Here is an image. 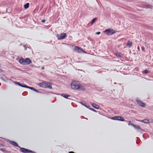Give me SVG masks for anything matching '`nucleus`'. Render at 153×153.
I'll list each match as a JSON object with an SVG mask.
<instances>
[{
	"label": "nucleus",
	"mask_w": 153,
	"mask_h": 153,
	"mask_svg": "<svg viewBox=\"0 0 153 153\" xmlns=\"http://www.w3.org/2000/svg\"><path fill=\"white\" fill-rule=\"evenodd\" d=\"M71 86L73 89L77 90L80 89L82 90H85L84 87L82 85L80 82L76 81H74L71 82Z\"/></svg>",
	"instance_id": "nucleus-1"
},
{
	"label": "nucleus",
	"mask_w": 153,
	"mask_h": 153,
	"mask_svg": "<svg viewBox=\"0 0 153 153\" xmlns=\"http://www.w3.org/2000/svg\"><path fill=\"white\" fill-rule=\"evenodd\" d=\"M51 84L47 82H41L38 84V85L41 87L45 88H48L50 89H52V87L51 86Z\"/></svg>",
	"instance_id": "nucleus-2"
},
{
	"label": "nucleus",
	"mask_w": 153,
	"mask_h": 153,
	"mask_svg": "<svg viewBox=\"0 0 153 153\" xmlns=\"http://www.w3.org/2000/svg\"><path fill=\"white\" fill-rule=\"evenodd\" d=\"M67 36V35L65 33H61L58 36V39L59 40L63 39L66 38Z\"/></svg>",
	"instance_id": "nucleus-3"
},
{
	"label": "nucleus",
	"mask_w": 153,
	"mask_h": 153,
	"mask_svg": "<svg viewBox=\"0 0 153 153\" xmlns=\"http://www.w3.org/2000/svg\"><path fill=\"white\" fill-rule=\"evenodd\" d=\"M112 119L113 120H118L122 121H125V120L124 118L120 116L114 117H112Z\"/></svg>",
	"instance_id": "nucleus-4"
},
{
	"label": "nucleus",
	"mask_w": 153,
	"mask_h": 153,
	"mask_svg": "<svg viewBox=\"0 0 153 153\" xmlns=\"http://www.w3.org/2000/svg\"><path fill=\"white\" fill-rule=\"evenodd\" d=\"M104 32L106 33L108 35H111L114 34L115 32L112 29H106Z\"/></svg>",
	"instance_id": "nucleus-5"
},
{
	"label": "nucleus",
	"mask_w": 153,
	"mask_h": 153,
	"mask_svg": "<svg viewBox=\"0 0 153 153\" xmlns=\"http://www.w3.org/2000/svg\"><path fill=\"white\" fill-rule=\"evenodd\" d=\"M74 50L78 53H80L83 51V50L82 48L77 46H75V47Z\"/></svg>",
	"instance_id": "nucleus-6"
},
{
	"label": "nucleus",
	"mask_w": 153,
	"mask_h": 153,
	"mask_svg": "<svg viewBox=\"0 0 153 153\" xmlns=\"http://www.w3.org/2000/svg\"><path fill=\"white\" fill-rule=\"evenodd\" d=\"M20 148V151L23 153H30L32 152L31 150L26 149L25 148Z\"/></svg>",
	"instance_id": "nucleus-7"
},
{
	"label": "nucleus",
	"mask_w": 153,
	"mask_h": 153,
	"mask_svg": "<svg viewBox=\"0 0 153 153\" xmlns=\"http://www.w3.org/2000/svg\"><path fill=\"white\" fill-rule=\"evenodd\" d=\"M136 101L137 103L142 107H143L145 106V104L139 99H137Z\"/></svg>",
	"instance_id": "nucleus-8"
},
{
	"label": "nucleus",
	"mask_w": 153,
	"mask_h": 153,
	"mask_svg": "<svg viewBox=\"0 0 153 153\" xmlns=\"http://www.w3.org/2000/svg\"><path fill=\"white\" fill-rule=\"evenodd\" d=\"M132 42L130 40H128L127 43L126 44V45L129 48H130L132 46Z\"/></svg>",
	"instance_id": "nucleus-9"
},
{
	"label": "nucleus",
	"mask_w": 153,
	"mask_h": 153,
	"mask_svg": "<svg viewBox=\"0 0 153 153\" xmlns=\"http://www.w3.org/2000/svg\"><path fill=\"white\" fill-rule=\"evenodd\" d=\"M31 61L28 58H27L25 59V64H29L31 63Z\"/></svg>",
	"instance_id": "nucleus-10"
},
{
	"label": "nucleus",
	"mask_w": 153,
	"mask_h": 153,
	"mask_svg": "<svg viewBox=\"0 0 153 153\" xmlns=\"http://www.w3.org/2000/svg\"><path fill=\"white\" fill-rule=\"evenodd\" d=\"M10 143L14 146L18 147L19 148L20 147L19 146L18 144L15 142L13 141H10Z\"/></svg>",
	"instance_id": "nucleus-11"
},
{
	"label": "nucleus",
	"mask_w": 153,
	"mask_h": 153,
	"mask_svg": "<svg viewBox=\"0 0 153 153\" xmlns=\"http://www.w3.org/2000/svg\"><path fill=\"white\" fill-rule=\"evenodd\" d=\"M19 62L22 65H26V64H25V60L23 58L21 59L19 61Z\"/></svg>",
	"instance_id": "nucleus-12"
},
{
	"label": "nucleus",
	"mask_w": 153,
	"mask_h": 153,
	"mask_svg": "<svg viewBox=\"0 0 153 153\" xmlns=\"http://www.w3.org/2000/svg\"><path fill=\"white\" fill-rule=\"evenodd\" d=\"M138 121H139L141 122H143V123H149V120L147 119H144V120H142L141 121H140V120L139 121V120H138Z\"/></svg>",
	"instance_id": "nucleus-13"
},
{
	"label": "nucleus",
	"mask_w": 153,
	"mask_h": 153,
	"mask_svg": "<svg viewBox=\"0 0 153 153\" xmlns=\"http://www.w3.org/2000/svg\"><path fill=\"white\" fill-rule=\"evenodd\" d=\"M92 105L93 107H94V108H95L98 109L99 108V106L98 105H97L96 104L93 103L92 104Z\"/></svg>",
	"instance_id": "nucleus-14"
},
{
	"label": "nucleus",
	"mask_w": 153,
	"mask_h": 153,
	"mask_svg": "<svg viewBox=\"0 0 153 153\" xmlns=\"http://www.w3.org/2000/svg\"><path fill=\"white\" fill-rule=\"evenodd\" d=\"M14 83H16V84H17L18 85H19V86H20L22 87H26L25 86V85H21L20 83L19 82H14Z\"/></svg>",
	"instance_id": "nucleus-15"
},
{
	"label": "nucleus",
	"mask_w": 153,
	"mask_h": 153,
	"mask_svg": "<svg viewBox=\"0 0 153 153\" xmlns=\"http://www.w3.org/2000/svg\"><path fill=\"white\" fill-rule=\"evenodd\" d=\"M62 96L66 98H68V97H70V95L67 94H62Z\"/></svg>",
	"instance_id": "nucleus-16"
},
{
	"label": "nucleus",
	"mask_w": 153,
	"mask_h": 153,
	"mask_svg": "<svg viewBox=\"0 0 153 153\" xmlns=\"http://www.w3.org/2000/svg\"><path fill=\"white\" fill-rule=\"evenodd\" d=\"M131 126H133L135 128L140 129V127L138 125H135L134 124H132Z\"/></svg>",
	"instance_id": "nucleus-17"
},
{
	"label": "nucleus",
	"mask_w": 153,
	"mask_h": 153,
	"mask_svg": "<svg viewBox=\"0 0 153 153\" xmlns=\"http://www.w3.org/2000/svg\"><path fill=\"white\" fill-rule=\"evenodd\" d=\"M114 55L115 56H117V57H121V56L120 55V53L117 52L115 53L114 54Z\"/></svg>",
	"instance_id": "nucleus-18"
},
{
	"label": "nucleus",
	"mask_w": 153,
	"mask_h": 153,
	"mask_svg": "<svg viewBox=\"0 0 153 153\" xmlns=\"http://www.w3.org/2000/svg\"><path fill=\"white\" fill-rule=\"evenodd\" d=\"M26 87H25L26 88H29L31 89H32V90H33L34 91H37V92H38V91L36 90V89H35L34 88H33V87H28L27 85H26L25 86Z\"/></svg>",
	"instance_id": "nucleus-19"
},
{
	"label": "nucleus",
	"mask_w": 153,
	"mask_h": 153,
	"mask_svg": "<svg viewBox=\"0 0 153 153\" xmlns=\"http://www.w3.org/2000/svg\"><path fill=\"white\" fill-rule=\"evenodd\" d=\"M29 3H27L24 5V7L25 9H27L29 7Z\"/></svg>",
	"instance_id": "nucleus-20"
},
{
	"label": "nucleus",
	"mask_w": 153,
	"mask_h": 153,
	"mask_svg": "<svg viewBox=\"0 0 153 153\" xmlns=\"http://www.w3.org/2000/svg\"><path fill=\"white\" fill-rule=\"evenodd\" d=\"M97 19V18H94L93 19V20H92V22H91V25H92L93 24L94 22H95V21H96V20Z\"/></svg>",
	"instance_id": "nucleus-21"
},
{
	"label": "nucleus",
	"mask_w": 153,
	"mask_h": 153,
	"mask_svg": "<svg viewBox=\"0 0 153 153\" xmlns=\"http://www.w3.org/2000/svg\"><path fill=\"white\" fill-rule=\"evenodd\" d=\"M149 72V70H145L143 72V73L145 74H147Z\"/></svg>",
	"instance_id": "nucleus-22"
},
{
	"label": "nucleus",
	"mask_w": 153,
	"mask_h": 153,
	"mask_svg": "<svg viewBox=\"0 0 153 153\" xmlns=\"http://www.w3.org/2000/svg\"><path fill=\"white\" fill-rule=\"evenodd\" d=\"M146 7L148 8H151L152 7V6H151L150 5H146Z\"/></svg>",
	"instance_id": "nucleus-23"
},
{
	"label": "nucleus",
	"mask_w": 153,
	"mask_h": 153,
	"mask_svg": "<svg viewBox=\"0 0 153 153\" xmlns=\"http://www.w3.org/2000/svg\"><path fill=\"white\" fill-rule=\"evenodd\" d=\"M127 123H128V124L129 125H131V124H132L131 123V122L130 121H128Z\"/></svg>",
	"instance_id": "nucleus-24"
},
{
	"label": "nucleus",
	"mask_w": 153,
	"mask_h": 153,
	"mask_svg": "<svg viewBox=\"0 0 153 153\" xmlns=\"http://www.w3.org/2000/svg\"><path fill=\"white\" fill-rule=\"evenodd\" d=\"M141 49H142V51H144H144H145V48H144V47H142V48H141Z\"/></svg>",
	"instance_id": "nucleus-25"
},
{
	"label": "nucleus",
	"mask_w": 153,
	"mask_h": 153,
	"mask_svg": "<svg viewBox=\"0 0 153 153\" xmlns=\"http://www.w3.org/2000/svg\"><path fill=\"white\" fill-rule=\"evenodd\" d=\"M45 20L44 19H43L42 21V22L43 23H44L45 22Z\"/></svg>",
	"instance_id": "nucleus-26"
},
{
	"label": "nucleus",
	"mask_w": 153,
	"mask_h": 153,
	"mask_svg": "<svg viewBox=\"0 0 153 153\" xmlns=\"http://www.w3.org/2000/svg\"><path fill=\"white\" fill-rule=\"evenodd\" d=\"M100 33V32H98L96 33V34L97 35H99Z\"/></svg>",
	"instance_id": "nucleus-27"
},
{
	"label": "nucleus",
	"mask_w": 153,
	"mask_h": 153,
	"mask_svg": "<svg viewBox=\"0 0 153 153\" xmlns=\"http://www.w3.org/2000/svg\"><path fill=\"white\" fill-rule=\"evenodd\" d=\"M91 109L93 111H96V110L93 108H91Z\"/></svg>",
	"instance_id": "nucleus-28"
},
{
	"label": "nucleus",
	"mask_w": 153,
	"mask_h": 153,
	"mask_svg": "<svg viewBox=\"0 0 153 153\" xmlns=\"http://www.w3.org/2000/svg\"><path fill=\"white\" fill-rule=\"evenodd\" d=\"M69 153H74L73 152H69Z\"/></svg>",
	"instance_id": "nucleus-29"
}]
</instances>
